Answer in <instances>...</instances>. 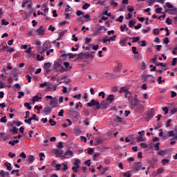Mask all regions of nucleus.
<instances>
[{"mask_svg": "<svg viewBox=\"0 0 177 177\" xmlns=\"http://www.w3.org/2000/svg\"><path fill=\"white\" fill-rule=\"evenodd\" d=\"M80 164H81V160L77 158L75 159L73 166L72 167L73 172H78V169H80Z\"/></svg>", "mask_w": 177, "mask_h": 177, "instance_id": "f257e3e1", "label": "nucleus"}, {"mask_svg": "<svg viewBox=\"0 0 177 177\" xmlns=\"http://www.w3.org/2000/svg\"><path fill=\"white\" fill-rule=\"evenodd\" d=\"M71 68H72V67H71V66H70V63L64 62V64L62 66L60 71L62 73H67V71H70V70H71Z\"/></svg>", "mask_w": 177, "mask_h": 177, "instance_id": "f03ea898", "label": "nucleus"}, {"mask_svg": "<svg viewBox=\"0 0 177 177\" xmlns=\"http://www.w3.org/2000/svg\"><path fill=\"white\" fill-rule=\"evenodd\" d=\"M88 107H92V106H96V109L99 110L100 109V104L99 102L92 99L90 102L87 103Z\"/></svg>", "mask_w": 177, "mask_h": 177, "instance_id": "7ed1b4c3", "label": "nucleus"}, {"mask_svg": "<svg viewBox=\"0 0 177 177\" xmlns=\"http://www.w3.org/2000/svg\"><path fill=\"white\" fill-rule=\"evenodd\" d=\"M140 169H142V171H145V169H146V167H142V163L140 162H136L133 165V170L138 171H140Z\"/></svg>", "mask_w": 177, "mask_h": 177, "instance_id": "20e7f679", "label": "nucleus"}, {"mask_svg": "<svg viewBox=\"0 0 177 177\" xmlns=\"http://www.w3.org/2000/svg\"><path fill=\"white\" fill-rule=\"evenodd\" d=\"M169 138H172L171 140H174L176 139L177 140L176 136H177V132L175 133V131L174 130L167 131Z\"/></svg>", "mask_w": 177, "mask_h": 177, "instance_id": "39448f33", "label": "nucleus"}, {"mask_svg": "<svg viewBox=\"0 0 177 177\" xmlns=\"http://www.w3.org/2000/svg\"><path fill=\"white\" fill-rule=\"evenodd\" d=\"M51 47H52V44H50V41H48L44 43L42 46L43 50H44V52H46L48 49H50Z\"/></svg>", "mask_w": 177, "mask_h": 177, "instance_id": "423d86ee", "label": "nucleus"}, {"mask_svg": "<svg viewBox=\"0 0 177 177\" xmlns=\"http://www.w3.org/2000/svg\"><path fill=\"white\" fill-rule=\"evenodd\" d=\"M104 28V26H99L96 30L92 34L93 37H97L100 34V31Z\"/></svg>", "mask_w": 177, "mask_h": 177, "instance_id": "0eeeda50", "label": "nucleus"}, {"mask_svg": "<svg viewBox=\"0 0 177 177\" xmlns=\"http://www.w3.org/2000/svg\"><path fill=\"white\" fill-rule=\"evenodd\" d=\"M52 111V108H50V106H46L43 111V113L45 114V115H48L49 114H50Z\"/></svg>", "mask_w": 177, "mask_h": 177, "instance_id": "6e6552de", "label": "nucleus"}, {"mask_svg": "<svg viewBox=\"0 0 177 177\" xmlns=\"http://www.w3.org/2000/svg\"><path fill=\"white\" fill-rule=\"evenodd\" d=\"M79 59H89V53H80L78 55Z\"/></svg>", "mask_w": 177, "mask_h": 177, "instance_id": "1a4fd4ad", "label": "nucleus"}, {"mask_svg": "<svg viewBox=\"0 0 177 177\" xmlns=\"http://www.w3.org/2000/svg\"><path fill=\"white\" fill-rule=\"evenodd\" d=\"M144 110H145V106H143V105L142 104L137 105L136 108V111H137V113H142Z\"/></svg>", "mask_w": 177, "mask_h": 177, "instance_id": "9d476101", "label": "nucleus"}, {"mask_svg": "<svg viewBox=\"0 0 177 177\" xmlns=\"http://www.w3.org/2000/svg\"><path fill=\"white\" fill-rule=\"evenodd\" d=\"M168 13L169 15H177V8L173 7L172 8L169 9Z\"/></svg>", "mask_w": 177, "mask_h": 177, "instance_id": "9b49d317", "label": "nucleus"}, {"mask_svg": "<svg viewBox=\"0 0 177 177\" xmlns=\"http://www.w3.org/2000/svg\"><path fill=\"white\" fill-rule=\"evenodd\" d=\"M36 32L39 35H42L45 32V28L44 26H41L39 28L37 29Z\"/></svg>", "mask_w": 177, "mask_h": 177, "instance_id": "f8f14e48", "label": "nucleus"}, {"mask_svg": "<svg viewBox=\"0 0 177 177\" xmlns=\"http://www.w3.org/2000/svg\"><path fill=\"white\" fill-rule=\"evenodd\" d=\"M51 66H52V64L50 62H47V63L44 64V68L47 73H49V71H50Z\"/></svg>", "mask_w": 177, "mask_h": 177, "instance_id": "ddd939ff", "label": "nucleus"}, {"mask_svg": "<svg viewBox=\"0 0 177 177\" xmlns=\"http://www.w3.org/2000/svg\"><path fill=\"white\" fill-rule=\"evenodd\" d=\"M67 56H69V59H74V57H75V56H77V55H75L73 53H68V54H63L62 55V57H66Z\"/></svg>", "mask_w": 177, "mask_h": 177, "instance_id": "4468645a", "label": "nucleus"}, {"mask_svg": "<svg viewBox=\"0 0 177 177\" xmlns=\"http://www.w3.org/2000/svg\"><path fill=\"white\" fill-rule=\"evenodd\" d=\"M50 105L53 106V107H57V106H59V103L57 102V98H56V100L50 101Z\"/></svg>", "mask_w": 177, "mask_h": 177, "instance_id": "2eb2a0df", "label": "nucleus"}, {"mask_svg": "<svg viewBox=\"0 0 177 177\" xmlns=\"http://www.w3.org/2000/svg\"><path fill=\"white\" fill-rule=\"evenodd\" d=\"M106 100L109 103H113V100H114V95L113 94L109 95L106 98Z\"/></svg>", "mask_w": 177, "mask_h": 177, "instance_id": "dca6fc26", "label": "nucleus"}, {"mask_svg": "<svg viewBox=\"0 0 177 177\" xmlns=\"http://www.w3.org/2000/svg\"><path fill=\"white\" fill-rule=\"evenodd\" d=\"M100 109H102V110L107 109V102L104 101L102 102L100 106Z\"/></svg>", "mask_w": 177, "mask_h": 177, "instance_id": "f3484780", "label": "nucleus"}, {"mask_svg": "<svg viewBox=\"0 0 177 177\" xmlns=\"http://www.w3.org/2000/svg\"><path fill=\"white\" fill-rule=\"evenodd\" d=\"M64 153V151L62 149H57L55 151V154L57 155V157L58 156H63Z\"/></svg>", "mask_w": 177, "mask_h": 177, "instance_id": "a211bd4d", "label": "nucleus"}, {"mask_svg": "<svg viewBox=\"0 0 177 177\" xmlns=\"http://www.w3.org/2000/svg\"><path fill=\"white\" fill-rule=\"evenodd\" d=\"M119 44L121 46H127V39H121Z\"/></svg>", "mask_w": 177, "mask_h": 177, "instance_id": "6ab92c4d", "label": "nucleus"}, {"mask_svg": "<svg viewBox=\"0 0 177 177\" xmlns=\"http://www.w3.org/2000/svg\"><path fill=\"white\" fill-rule=\"evenodd\" d=\"M65 156H69V157H73L74 156V153L71 150H68L65 151Z\"/></svg>", "mask_w": 177, "mask_h": 177, "instance_id": "aec40b11", "label": "nucleus"}, {"mask_svg": "<svg viewBox=\"0 0 177 177\" xmlns=\"http://www.w3.org/2000/svg\"><path fill=\"white\" fill-rule=\"evenodd\" d=\"M37 52L40 54L45 53V51L44 50L43 47H41L40 46H38L36 48Z\"/></svg>", "mask_w": 177, "mask_h": 177, "instance_id": "412c9836", "label": "nucleus"}, {"mask_svg": "<svg viewBox=\"0 0 177 177\" xmlns=\"http://www.w3.org/2000/svg\"><path fill=\"white\" fill-rule=\"evenodd\" d=\"M41 99H42V97H39V95H35L32 98V102L34 103H35V102H39V100H41Z\"/></svg>", "mask_w": 177, "mask_h": 177, "instance_id": "4be33fe9", "label": "nucleus"}, {"mask_svg": "<svg viewBox=\"0 0 177 177\" xmlns=\"http://www.w3.org/2000/svg\"><path fill=\"white\" fill-rule=\"evenodd\" d=\"M128 31V28H127V25L126 24H124L122 26H120V31L122 32H124V31Z\"/></svg>", "mask_w": 177, "mask_h": 177, "instance_id": "5701e85b", "label": "nucleus"}, {"mask_svg": "<svg viewBox=\"0 0 177 177\" xmlns=\"http://www.w3.org/2000/svg\"><path fill=\"white\" fill-rule=\"evenodd\" d=\"M19 143V140H14L12 141H9L8 144L11 146H15V145H17Z\"/></svg>", "mask_w": 177, "mask_h": 177, "instance_id": "b1692460", "label": "nucleus"}, {"mask_svg": "<svg viewBox=\"0 0 177 177\" xmlns=\"http://www.w3.org/2000/svg\"><path fill=\"white\" fill-rule=\"evenodd\" d=\"M62 64L59 62H56L54 63V67L57 70V68H59V67H60L62 68Z\"/></svg>", "mask_w": 177, "mask_h": 177, "instance_id": "393cba45", "label": "nucleus"}, {"mask_svg": "<svg viewBox=\"0 0 177 177\" xmlns=\"http://www.w3.org/2000/svg\"><path fill=\"white\" fill-rule=\"evenodd\" d=\"M11 132L14 133V135H16L17 133V131H19V129L16 127H13L12 129H10Z\"/></svg>", "mask_w": 177, "mask_h": 177, "instance_id": "a878e982", "label": "nucleus"}, {"mask_svg": "<svg viewBox=\"0 0 177 177\" xmlns=\"http://www.w3.org/2000/svg\"><path fill=\"white\" fill-rule=\"evenodd\" d=\"M137 141L138 142H145V141H146V138H143L142 136H138L137 138Z\"/></svg>", "mask_w": 177, "mask_h": 177, "instance_id": "bb28decb", "label": "nucleus"}, {"mask_svg": "<svg viewBox=\"0 0 177 177\" xmlns=\"http://www.w3.org/2000/svg\"><path fill=\"white\" fill-rule=\"evenodd\" d=\"M129 91H128V88H127V87H122L119 91L120 93H122V92H125L126 93L127 92H129Z\"/></svg>", "mask_w": 177, "mask_h": 177, "instance_id": "cd10ccee", "label": "nucleus"}, {"mask_svg": "<svg viewBox=\"0 0 177 177\" xmlns=\"http://www.w3.org/2000/svg\"><path fill=\"white\" fill-rule=\"evenodd\" d=\"M5 166L7 167V169H8V171H12V165L10 163L6 162Z\"/></svg>", "mask_w": 177, "mask_h": 177, "instance_id": "c85d7f7f", "label": "nucleus"}, {"mask_svg": "<svg viewBox=\"0 0 177 177\" xmlns=\"http://www.w3.org/2000/svg\"><path fill=\"white\" fill-rule=\"evenodd\" d=\"M133 10H135V8H133V6H127L128 12H130V13H132V12H133Z\"/></svg>", "mask_w": 177, "mask_h": 177, "instance_id": "c756f323", "label": "nucleus"}, {"mask_svg": "<svg viewBox=\"0 0 177 177\" xmlns=\"http://www.w3.org/2000/svg\"><path fill=\"white\" fill-rule=\"evenodd\" d=\"M34 160H35V158H34V156L30 155L28 156V161H29V162H34Z\"/></svg>", "mask_w": 177, "mask_h": 177, "instance_id": "7c9ffc66", "label": "nucleus"}, {"mask_svg": "<svg viewBox=\"0 0 177 177\" xmlns=\"http://www.w3.org/2000/svg\"><path fill=\"white\" fill-rule=\"evenodd\" d=\"M83 17H84V19H86V20H87V21H91V15L86 14Z\"/></svg>", "mask_w": 177, "mask_h": 177, "instance_id": "2f4dec72", "label": "nucleus"}, {"mask_svg": "<svg viewBox=\"0 0 177 177\" xmlns=\"http://www.w3.org/2000/svg\"><path fill=\"white\" fill-rule=\"evenodd\" d=\"M98 96L102 97V99H104L106 97V93H104V91H101L98 93Z\"/></svg>", "mask_w": 177, "mask_h": 177, "instance_id": "473e14b6", "label": "nucleus"}, {"mask_svg": "<svg viewBox=\"0 0 177 177\" xmlns=\"http://www.w3.org/2000/svg\"><path fill=\"white\" fill-rule=\"evenodd\" d=\"M153 147L155 148V150L158 151L160 150V142H156L154 145Z\"/></svg>", "mask_w": 177, "mask_h": 177, "instance_id": "72a5a7b5", "label": "nucleus"}, {"mask_svg": "<svg viewBox=\"0 0 177 177\" xmlns=\"http://www.w3.org/2000/svg\"><path fill=\"white\" fill-rule=\"evenodd\" d=\"M162 172H164V168H162V167H159V168L157 169V174H158V175H160V174H162Z\"/></svg>", "mask_w": 177, "mask_h": 177, "instance_id": "f704fd0d", "label": "nucleus"}, {"mask_svg": "<svg viewBox=\"0 0 177 177\" xmlns=\"http://www.w3.org/2000/svg\"><path fill=\"white\" fill-rule=\"evenodd\" d=\"M31 120H35V121H39V118H37V115L33 114L30 118Z\"/></svg>", "mask_w": 177, "mask_h": 177, "instance_id": "c9c22d12", "label": "nucleus"}, {"mask_svg": "<svg viewBox=\"0 0 177 177\" xmlns=\"http://www.w3.org/2000/svg\"><path fill=\"white\" fill-rule=\"evenodd\" d=\"M48 122L50 124V125L52 127H55V125H56V122H55V120L53 119H50L48 120Z\"/></svg>", "mask_w": 177, "mask_h": 177, "instance_id": "e433bc0d", "label": "nucleus"}, {"mask_svg": "<svg viewBox=\"0 0 177 177\" xmlns=\"http://www.w3.org/2000/svg\"><path fill=\"white\" fill-rule=\"evenodd\" d=\"M61 165H63V167H64L63 171H67V169H68V165H67V162L62 163Z\"/></svg>", "mask_w": 177, "mask_h": 177, "instance_id": "4c0bfd02", "label": "nucleus"}, {"mask_svg": "<svg viewBox=\"0 0 177 177\" xmlns=\"http://www.w3.org/2000/svg\"><path fill=\"white\" fill-rule=\"evenodd\" d=\"M140 146L141 149H147V144H146L145 142H141L140 144Z\"/></svg>", "mask_w": 177, "mask_h": 177, "instance_id": "58836bf2", "label": "nucleus"}, {"mask_svg": "<svg viewBox=\"0 0 177 177\" xmlns=\"http://www.w3.org/2000/svg\"><path fill=\"white\" fill-rule=\"evenodd\" d=\"M102 42H103V44H107V42H109V44H110L109 38L107 37H105V38H104L102 39Z\"/></svg>", "mask_w": 177, "mask_h": 177, "instance_id": "ea45409f", "label": "nucleus"}, {"mask_svg": "<svg viewBox=\"0 0 177 177\" xmlns=\"http://www.w3.org/2000/svg\"><path fill=\"white\" fill-rule=\"evenodd\" d=\"M169 162V160L168 159H162V165H167Z\"/></svg>", "mask_w": 177, "mask_h": 177, "instance_id": "a19ab883", "label": "nucleus"}, {"mask_svg": "<svg viewBox=\"0 0 177 177\" xmlns=\"http://www.w3.org/2000/svg\"><path fill=\"white\" fill-rule=\"evenodd\" d=\"M91 6V4L86 3L83 6H82V9H84V10H86V9H88V8H89Z\"/></svg>", "mask_w": 177, "mask_h": 177, "instance_id": "79ce46f5", "label": "nucleus"}, {"mask_svg": "<svg viewBox=\"0 0 177 177\" xmlns=\"http://www.w3.org/2000/svg\"><path fill=\"white\" fill-rule=\"evenodd\" d=\"M24 95V92L19 91L17 97H18V99H21V97H23Z\"/></svg>", "mask_w": 177, "mask_h": 177, "instance_id": "37998d69", "label": "nucleus"}, {"mask_svg": "<svg viewBox=\"0 0 177 177\" xmlns=\"http://www.w3.org/2000/svg\"><path fill=\"white\" fill-rule=\"evenodd\" d=\"M136 23V21L131 20L129 21V27H133L135 26V24Z\"/></svg>", "mask_w": 177, "mask_h": 177, "instance_id": "c03bdc74", "label": "nucleus"}, {"mask_svg": "<svg viewBox=\"0 0 177 177\" xmlns=\"http://www.w3.org/2000/svg\"><path fill=\"white\" fill-rule=\"evenodd\" d=\"M48 82H45L44 83H41L39 84V88H45V86H48Z\"/></svg>", "mask_w": 177, "mask_h": 177, "instance_id": "a18cd8bd", "label": "nucleus"}, {"mask_svg": "<svg viewBox=\"0 0 177 177\" xmlns=\"http://www.w3.org/2000/svg\"><path fill=\"white\" fill-rule=\"evenodd\" d=\"M132 175L131 174V172L127 171L126 173H123L124 177H131Z\"/></svg>", "mask_w": 177, "mask_h": 177, "instance_id": "49530a36", "label": "nucleus"}, {"mask_svg": "<svg viewBox=\"0 0 177 177\" xmlns=\"http://www.w3.org/2000/svg\"><path fill=\"white\" fill-rule=\"evenodd\" d=\"M24 106H25V107H27L28 110H31V109H32L31 105L28 102H26L24 104Z\"/></svg>", "mask_w": 177, "mask_h": 177, "instance_id": "de8ad7c7", "label": "nucleus"}, {"mask_svg": "<svg viewBox=\"0 0 177 177\" xmlns=\"http://www.w3.org/2000/svg\"><path fill=\"white\" fill-rule=\"evenodd\" d=\"M166 6L167 8H169V9H173V8H174V6L172 4H171V3H169V2L166 3Z\"/></svg>", "mask_w": 177, "mask_h": 177, "instance_id": "09e8293b", "label": "nucleus"}, {"mask_svg": "<svg viewBox=\"0 0 177 177\" xmlns=\"http://www.w3.org/2000/svg\"><path fill=\"white\" fill-rule=\"evenodd\" d=\"M166 24H168L169 26H171V24H172V19H170L169 18H167Z\"/></svg>", "mask_w": 177, "mask_h": 177, "instance_id": "8fccbe9b", "label": "nucleus"}, {"mask_svg": "<svg viewBox=\"0 0 177 177\" xmlns=\"http://www.w3.org/2000/svg\"><path fill=\"white\" fill-rule=\"evenodd\" d=\"M140 44V46H146V41L145 40H141L140 42H139Z\"/></svg>", "mask_w": 177, "mask_h": 177, "instance_id": "3c124183", "label": "nucleus"}, {"mask_svg": "<svg viewBox=\"0 0 177 177\" xmlns=\"http://www.w3.org/2000/svg\"><path fill=\"white\" fill-rule=\"evenodd\" d=\"M62 167V164H56L55 165V171H60V168Z\"/></svg>", "mask_w": 177, "mask_h": 177, "instance_id": "603ef678", "label": "nucleus"}, {"mask_svg": "<svg viewBox=\"0 0 177 177\" xmlns=\"http://www.w3.org/2000/svg\"><path fill=\"white\" fill-rule=\"evenodd\" d=\"M19 157H21V158H27V155H26L24 152H21L19 154Z\"/></svg>", "mask_w": 177, "mask_h": 177, "instance_id": "864d4df0", "label": "nucleus"}, {"mask_svg": "<svg viewBox=\"0 0 177 177\" xmlns=\"http://www.w3.org/2000/svg\"><path fill=\"white\" fill-rule=\"evenodd\" d=\"M171 121H172V120H171V119H169V120H168L166 122V123H165V127H166V128H168V127L170 126L169 124H171Z\"/></svg>", "mask_w": 177, "mask_h": 177, "instance_id": "5fc2aeb1", "label": "nucleus"}, {"mask_svg": "<svg viewBox=\"0 0 177 177\" xmlns=\"http://www.w3.org/2000/svg\"><path fill=\"white\" fill-rule=\"evenodd\" d=\"M158 156H165V150H161L158 153Z\"/></svg>", "mask_w": 177, "mask_h": 177, "instance_id": "6e6d98bb", "label": "nucleus"}, {"mask_svg": "<svg viewBox=\"0 0 177 177\" xmlns=\"http://www.w3.org/2000/svg\"><path fill=\"white\" fill-rule=\"evenodd\" d=\"M176 113H177V108H173L171 110V115H174V114H175Z\"/></svg>", "mask_w": 177, "mask_h": 177, "instance_id": "4d7b16f0", "label": "nucleus"}, {"mask_svg": "<svg viewBox=\"0 0 177 177\" xmlns=\"http://www.w3.org/2000/svg\"><path fill=\"white\" fill-rule=\"evenodd\" d=\"M8 120L6 119V116H4L0 119V122H7Z\"/></svg>", "mask_w": 177, "mask_h": 177, "instance_id": "13d9d810", "label": "nucleus"}, {"mask_svg": "<svg viewBox=\"0 0 177 177\" xmlns=\"http://www.w3.org/2000/svg\"><path fill=\"white\" fill-rule=\"evenodd\" d=\"M133 42H138V41L140 40V37H133Z\"/></svg>", "mask_w": 177, "mask_h": 177, "instance_id": "bf43d9fd", "label": "nucleus"}, {"mask_svg": "<svg viewBox=\"0 0 177 177\" xmlns=\"http://www.w3.org/2000/svg\"><path fill=\"white\" fill-rule=\"evenodd\" d=\"M116 39H117V36L115 35H114L112 37H109V42L111 41H115Z\"/></svg>", "mask_w": 177, "mask_h": 177, "instance_id": "052dcab7", "label": "nucleus"}, {"mask_svg": "<svg viewBox=\"0 0 177 177\" xmlns=\"http://www.w3.org/2000/svg\"><path fill=\"white\" fill-rule=\"evenodd\" d=\"M162 111L165 112V114L167 115L168 114V111H169V109H168L167 106H165V108L162 109Z\"/></svg>", "mask_w": 177, "mask_h": 177, "instance_id": "680f3d73", "label": "nucleus"}, {"mask_svg": "<svg viewBox=\"0 0 177 177\" xmlns=\"http://www.w3.org/2000/svg\"><path fill=\"white\" fill-rule=\"evenodd\" d=\"M31 121L32 120L30 119V118H29L28 119L24 120V123L30 125L31 124Z\"/></svg>", "mask_w": 177, "mask_h": 177, "instance_id": "e2e57ef3", "label": "nucleus"}, {"mask_svg": "<svg viewBox=\"0 0 177 177\" xmlns=\"http://www.w3.org/2000/svg\"><path fill=\"white\" fill-rule=\"evenodd\" d=\"M55 30H56V28H55L54 26H53L52 25H50L48 27V30L49 31H52V32H53V31H55Z\"/></svg>", "mask_w": 177, "mask_h": 177, "instance_id": "0e129e2a", "label": "nucleus"}, {"mask_svg": "<svg viewBox=\"0 0 177 177\" xmlns=\"http://www.w3.org/2000/svg\"><path fill=\"white\" fill-rule=\"evenodd\" d=\"M1 24L3 26H8V24H9V22H8L5 19H2L1 20Z\"/></svg>", "mask_w": 177, "mask_h": 177, "instance_id": "69168bd1", "label": "nucleus"}, {"mask_svg": "<svg viewBox=\"0 0 177 177\" xmlns=\"http://www.w3.org/2000/svg\"><path fill=\"white\" fill-rule=\"evenodd\" d=\"M124 97H125V99H127V97H131V93H130V91H127V92H126V93H125V95H124Z\"/></svg>", "mask_w": 177, "mask_h": 177, "instance_id": "338daca9", "label": "nucleus"}, {"mask_svg": "<svg viewBox=\"0 0 177 177\" xmlns=\"http://www.w3.org/2000/svg\"><path fill=\"white\" fill-rule=\"evenodd\" d=\"M176 95H177L176 92L171 91V97H172V98L176 97Z\"/></svg>", "mask_w": 177, "mask_h": 177, "instance_id": "774afa93", "label": "nucleus"}]
</instances>
